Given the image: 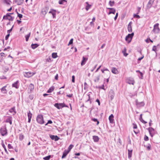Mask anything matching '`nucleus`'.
<instances>
[{
    "label": "nucleus",
    "instance_id": "obj_48",
    "mask_svg": "<svg viewBox=\"0 0 160 160\" xmlns=\"http://www.w3.org/2000/svg\"><path fill=\"white\" fill-rule=\"evenodd\" d=\"M52 121L51 120H49L48 121L47 123L45 124V125H47L48 124H52Z\"/></svg>",
    "mask_w": 160,
    "mask_h": 160
},
{
    "label": "nucleus",
    "instance_id": "obj_40",
    "mask_svg": "<svg viewBox=\"0 0 160 160\" xmlns=\"http://www.w3.org/2000/svg\"><path fill=\"white\" fill-rule=\"evenodd\" d=\"M109 3L110 5L112 7L114 5V1H110Z\"/></svg>",
    "mask_w": 160,
    "mask_h": 160
},
{
    "label": "nucleus",
    "instance_id": "obj_25",
    "mask_svg": "<svg viewBox=\"0 0 160 160\" xmlns=\"http://www.w3.org/2000/svg\"><path fill=\"white\" fill-rule=\"evenodd\" d=\"M132 150H128V158L129 159H130L132 157Z\"/></svg>",
    "mask_w": 160,
    "mask_h": 160
},
{
    "label": "nucleus",
    "instance_id": "obj_42",
    "mask_svg": "<svg viewBox=\"0 0 160 160\" xmlns=\"http://www.w3.org/2000/svg\"><path fill=\"white\" fill-rule=\"evenodd\" d=\"M18 14V16L20 20H21V18L22 17V14L19 13L18 12H17Z\"/></svg>",
    "mask_w": 160,
    "mask_h": 160
},
{
    "label": "nucleus",
    "instance_id": "obj_17",
    "mask_svg": "<svg viewBox=\"0 0 160 160\" xmlns=\"http://www.w3.org/2000/svg\"><path fill=\"white\" fill-rule=\"evenodd\" d=\"M69 152V151H68L67 150H65L63 152V154L62 157V158H64Z\"/></svg>",
    "mask_w": 160,
    "mask_h": 160
},
{
    "label": "nucleus",
    "instance_id": "obj_53",
    "mask_svg": "<svg viewBox=\"0 0 160 160\" xmlns=\"http://www.w3.org/2000/svg\"><path fill=\"white\" fill-rule=\"evenodd\" d=\"M73 96V94H67L66 95V96L68 97H69V98H72V97Z\"/></svg>",
    "mask_w": 160,
    "mask_h": 160
},
{
    "label": "nucleus",
    "instance_id": "obj_33",
    "mask_svg": "<svg viewBox=\"0 0 160 160\" xmlns=\"http://www.w3.org/2000/svg\"><path fill=\"white\" fill-rule=\"evenodd\" d=\"M64 2H66L67 1L65 0H59L58 3L60 4H64Z\"/></svg>",
    "mask_w": 160,
    "mask_h": 160
},
{
    "label": "nucleus",
    "instance_id": "obj_45",
    "mask_svg": "<svg viewBox=\"0 0 160 160\" xmlns=\"http://www.w3.org/2000/svg\"><path fill=\"white\" fill-rule=\"evenodd\" d=\"M53 11H54V13H52V15L53 16V18H54L56 16V10H52Z\"/></svg>",
    "mask_w": 160,
    "mask_h": 160
},
{
    "label": "nucleus",
    "instance_id": "obj_43",
    "mask_svg": "<svg viewBox=\"0 0 160 160\" xmlns=\"http://www.w3.org/2000/svg\"><path fill=\"white\" fill-rule=\"evenodd\" d=\"M24 138V136L22 134H20L19 137V139L20 140H22Z\"/></svg>",
    "mask_w": 160,
    "mask_h": 160
},
{
    "label": "nucleus",
    "instance_id": "obj_7",
    "mask_svg": "<svg viewBox=\"0 0 160 160\" xmlns=\"http://www.w3.org/2000/svg\"><path fill=\"white\" fill-rule=\"evenodd\" d=\"M136 104L138 107H143L145 105L144 102H139L137 99L136 100Z\"/></svg>",
    "mask_w": 160,
    "mask_h": 160
},
{
    "label": "nucleus",
    "instance_id": "obj_50",
    "mask_svg": "<svg viewBox=\"0 0 160 160\" xmlns=\"http://www.w3.org/2000/svg\"><path fill=\"white\" fill-rule=\"evenodd\" d=\"M5 55V54L3 53L2 52L0 53V58H2L4 57Z\"/></svg>",
    "mask_w": 160,
    "mask_h": 160
},
{
    "label": "nucleus",
    "instance_id": "obj_44",
    "mask_svg": "<svg viewBox=\"0 0 160 160\" xmlns=\"http://www.w3.org/2000/svg\"><path fill=\"white\" fill-rule=\"evenodd\" d=\"M73 41V38L71 39L69 42L68 44V45H71V44H72Z\"/></svg>",
    "mask_w": 160,
    "mask_h": 160
},
{
    "label": "nucleus",
    "instance_id": "obj_59",
    "mask_svg": "<svg viewBox=\"0 0 160 160\" xmlns=\"http://www.w3.org/2000/svg\"><path fill=\"white\" fill-rule=\"evenodd\" d=\"M141 9V8L139 7H138L137 10H138V12L137 14H138L140 12V10Z\"/></svg>",
    "mask_w": 160,
    "mask_h": 160
},
{
    "label": "nucleus",
    "instance_id": "obj_34",
    "mask_svg": "<svg viewBox=\"0 0 160 160\" xmlns=\"http://www.w3.org/2000/svg\"><path fill=\"white\" fill-rule=\"evenodd\" d=\"M100 78V75H98L96 77V78L94 79V81L95 82H97L99 80Z\"/></svg>",
    "mask_w": 160,
    "mask_h": 160
},
{
    "label": "nucleus",
    "instance_id": "obj_46",
    "mask_svg": "<svg viewBox=\"0 0 160 160\" xmlns=\"http://www.w3.org/2000/svg\"><path fill=\"white\" fill-rule=\"evenodd\" d=\"M133 16L134 18H140V16L139 15H137V14H134Z\"/></svg>",
    "mask_w": 160,
    "mask_h": 160
},
{
    "label": "nucleus",
    "instance_id": "obj_49",
    "mask_svg": "<svg viewBox=\"0 0 160 160\" xmlns=\"http://www.w3.org/2000/svg\"><path fill=\"white\" fill-rule=\"evenodd\" d=\"M144 140L145 141H147L148 140L149 138H148V136H147L145 135V136H144Z\"/></svg>",
    "mask_w": 160,
    "mask_h": 160
},
{
    "label": "nucleus",
    "instance_id": "obj_60",
    "mask_svg": "<svg viewBox=\"0 0 160 160\" xmlns=\"http://www.w3.org/2000/svg\"><path fill=\"white\" fill-rule=\"evenodd\" d=\"M96 102H97L98 103V104L99 105H100V102L99 100L98 99H97L96 100Z\"/></svg>",
    "mask_w": 160,
    "mask_h": 160
},
{
    "label": "nucleus",
    "instance_id": "obj_27",
    "mask_svg": "<svg viewBox=\"0 0 160 160\" xmlns=\"http://www.w3.org/2000/svg\"><path fill=\"white\" fill-rule=\"evenodd\" d=\"M126 50L127 49L126 48H125L124 50L122 51V52L124 56H125V57L127 56L128 55V53H126Z\"/></svg>",
    "mask_w": 160,
    "mask_h": 160
},
{
    "label": "nucleus",
    "instance_id": "obj_19",
    "mask_svg": "<svg viewBox=\"0 0 160 160\" xmlns=\"http://www.w3.org/2000/svg\"><path fill=\"white\" fill-rule=\"evenodd\" d=\"M112 72L115 74H117L118 73V71L117 69L115 68H112L111 70Z\"/></svg>",
    "mask_w": 160,
    "mask_h": 160
},
{
    "label": "nucleus",
    "instance_id": "obj_20",
    "mask_svg": "<svg viewBox=\"0 0 160 160\" xmlns=\"http://www.w3.org/2000/svg\"><path fill=\"white\" fill-rule=\"evenodd\" d=\"M93 139L94 142H98L99 140V138L97 136H93Z\"/></svg>",
    "mask_w": 160,
    "mask_h": 160
},
{
    "label": "nucleus",
    "instance_id": "obj_47",
    "mask_svg": "<svg viewBox=\"0 0 160 160\" xmlns=\"http://www.w3.org/2000/svg\"><path fill=\"white\" fill-rule=\"evenodd\" d=\"M13 25L12 26V28L9 30L7 31V33L8 34H10V32L12 31V28L13 27Z\"/></svg>",
    "mask_w": 160,
    "mask_h": 160
},
{
    "label": "nucleus",
    "instance_id": "obj_52",
    "mask_svg": "<svg viewBox=\"0 0 160 160\" xmlns=\"http://www.w3.org/2000/svg\"><path fill=\"white\" fill-rule=\"evenodd\" d=\"M156 46H153L152 49V50L153 51H154L155 52H156Z\"/></svg>",
    "mask_w": 160,
    "mask_h": 160
},
{
    "label": "nucleus",
    "instance_id": "obj_21",
    "mask_svg": "<svg viewBox=\"0 0 160 160\" xmlns=\"http://www.w3.org/2000/svg\"><path fill=\"white\" fill-rule=\"evenodd\" d=\"M128 83L130 84L133 85L135 82L132 79H128L127 81Z\"/></svg>",
    "mask_w": 160,
    "mask_h": 160
},
{
    "label": "nucleus",
    "instance_id": "obj_30",
    "mask_svg": "<svg viewBox=\"0 0 160 160\" xmlns=\"http://www.w3.org/2000/svg\"><path fill=\"white\" fill-rule=\"evenodd\" d=\"M6 87V86H4L1 89V91L3 93H6V90L5 89V88Z\"/></svg>",
    "mask_w": 160,
    "mask_h": 160
},
{
    "label": "nucleus",
    "instance_id": "obj_23",
    "mask_svg": "<svg viewBox=\"0 0 160 160\" xmlns=\"http://www.w3.org/2000/svg\"><path fill=\"white\" fill-rule=\"evenodd\" d=\"M55 87L53 86L51 87L47 91V93H50L52 92L54 89Z\"/></svg>",
    "mask_w": 160,
    "mask_h": 160
},
{
    "label": "nucleus",
    "instance_id": "obj_13",
    "mask_svg": "<svg viewBox=\"0 0 160 160\" xmlns=\"http://www.w3.org/2000/svg\"><path fill=\"white\" fill-rule=\"evenodd\" d=\"M154 0H150L147 5V8H150L153 4Z\"/></svg>",
    "mask_w": 160,
    "mask_h": 160
},
{
    "label": "nucleus",
    "instance_id": "obj_2",
    "mask_svg": "<svg viewBox=\"0 0 160 160\" xmlns=\"http://www.w3.org/2000/svg\"><path fill=\"white\" fill-rule=\"evenodd\" d=\"M54 106L59 109L64 107L68 108V106L65 105L64 103H56L54 104Z\"/></svg>",
    "mask_w": 160,
    "mask_h": 160
},
{
    "label": "nucleus",
    "instance_id": "obj_8",
    "mask_svg": "<svg viewBox=\"0 0 160 160\" xmlns=\"http://www.w3.org/2000/svg\"><path fill=\"white\" fill-rule=\"evenodd\" d=\"M50 137L52 140H54L55 141H58L60 139V138L57 135H50Z\"/></svg>",
    "mask_w": 160,
    "mask_h": 160
},
{
    "label": "nucleus",
    "instance_id": "obj_26",
    "mask_svg": "<svg viewBox=\"0 0 160 160\" xmlns=\"http://www.w3.org/2000/svg\"><path fill=\"white\" fill-rule=\"evenodd\" d=\"M39 46V45L37 43L32 44L31 47L32 49H35Z\"/></svg>",
    "mask_w": 160,
    "mask_h": 160
},
{
    "label": "nucleus",
    "instance_id": "obj_55",
    "mask_svg": "<svg viewBox=\"0 0 160 160\" xmlns=\"http://www.w3.org/2000/svg\"><path fill=\"white\" fill-rule=\"evenodd\" d=\"M72 82H75V76L73 75L72 77Z\"/></svg>",
    "mask_w": 160,
    "mask_h": 160
},
{
    "label": "nucleus",
    "instance_id": "obj_58",
    "mask_svg": "<svg viewBox=\"0 0 160 160\" xmlns=\"http://www.w3.org/2000/svg\"><path fill=\"white\" fill-rule=\"evenodd\" d=\"M118 16V12H117L116 13V16L114 18V19L115 20H116L117 19Z\"/></svg>",
    "mask_w": 160,
    "mask_h": 160
},
{
    "label": "nucleus",
    "instance_id": "obj_64",
    "mask_svg": "<svg viewBox=\"0 0 160 160\" xmlns=\"http://www.w3.org/2000/svg\"><path fill=\"white\" fill-rule=\"evenodd\" d=\"M144 58V56H142V57H141V58H138V60H139V61H140L142 59Z\"/></svg>",
    "mask_w": 160,
    "mask_h": 160
},
{
    "label": "nucleus",
    "instance_id": "obj_41",
    "mask_svg": "<svg viewBox=\"0 0 160 160\" xmlns=\"http://www.w3.org/2000/svg\"><path fill=\"white\" fill-rule=\"evenodd\" d=\"M51 157L50 155H48L43 158V159L45 160H49Z\"/></svg>",
    "mask_w": 160,
    "mask_h": 160
},
{
    "label": "nucleus",
    "instance_id": "obj_4",
    "mask_svg": "<svg viewBox=\"0 0 160 160\" xmlns=\"http://www.w3.org/2000/svg\"><path fill=\"white\" fill-rule=\"evenodd\" d=\"M134 33L132 32L131 34H128L127 35L125 38V40L127 41L128 43H129L131 42L132 38L134 35Z\"/></svg>",
    "mask_w": 160,
    "mask_h": 160
},
{
    "label": "nucleus",
    "instance_id": "obj_29",
    "mask_svg": "<svg viewBox=\"0 0 160 160\" xmlns=\"http://www.w3.org/2000/svg\"><path fill=\"white\" fill-rule=\"evenodd\" d=\"M115 12L116 10L114 8H113V9H112V10H110L109 11V12L108 13V15H109L111 13L115 14Z\"/></svg>",
    "mask_w": 160,
    "mask_h": 160
},
{
    "label": "nucleus",
    "instance_id": "obj_5",
    "mask_svg": "<svg viewBox=\"0 0 160 160\" xmlns=\"http://www.w3.org/2000/svg\"><path fill=\"white\" fill-rule=\"evenodd\" d=\"M159 24L158 23H156L154 26V28L152 30V31L155 33H159L160 29L158 27Z\"/></svg>",
    "mask_w": 160,
    "mask_h": 160
},
{
    "label": "nucleus",
    "instance_id": "obj_57",
    "mask_svg": "<svg viewBox=\"0 0 160 160\" xmlns=\"http://www.w3.org/2000/svg\"><path fill=\"white\" fill-rule=\"evenodd\" d=\"M133 128L134 129H136L137 128V126L136 124L133 123Z\"/></svg>",
    "mask_w": 160,
    "mask_h": 160
},
{
    "label": "nucleus",
    "instance_id": "obj_24",
    "mask_svg": "<svg viewBox=\"0 0 160 160\" xmlns=\"http://www.w3.org/2000/svg\"><path fill=\"white\" fill-rule=\"evenodd\" d=\"M18 81H17L16 82H14L12 84V87H15L17 89L18 88Z\"/></svg>",
    "mask_w": 160,
    "mask_h": 160
},
{
    "label": "nucleus",
    "instance_id": "obj_38",
    "mask_svg": "<svg viewBox=\"0 0 160 160\" xmlns=\"http://www.w3.org/2000/svg\"><path fill=\"white\" fill-rule=\"evenodd\" d=\"M128 31L129 32H131L132 31V26H128Z\"/></svg>",
    "mask_w": 160,
    "mask_h": 160
},
{
    "label": "nucleus",
    "instance_id": "obj_15",
    "mask_svg": "<svg viewBox=\"0 0 160 160\" xmlns=\"http://www.w3.org/2000/svg\"><path fill=\"white\" fill-rule=\"evenodd\" d=\"M88 59V58L83 57L82 60L81 62V65L82 66H83L85 64L86 61H87Z\"/></svg>",
    "mask_w": 160,
    "mask_h": 160
},
{
    "label": "nucleus",
    "instance_id": "obj_63",
    "mask_svg": "<svg viewBox=\"0 0 160 160\" xmlns=\"http://www.w3.org/2000/svg\"><path fill=\"white\" fill-rule=\"evenodd\" d=\"M147 148L148 150H150V149L151 145H149L147 147Z\"/></svg>",
    "mask_w": 160,
    "mask_h": 160
},
{
    "label": "nucleus",
    "instance_id": "obj_39",
    "mask_svg": "<svg viewBox=\"0 0 160 160\" xmlns=\"http://www.w3.org/2000/svg\"><path fill=\"white\" fill-rule=\"evenodd\" d=\"M73 147V145L72 144H71L69 145V147L68 148V149L67 150L68 151H69V152L71 150L72 148Z\"/></svg>",
    "mask_w": 160,
    "mask_h": 160
},
{
    "label": "nucleus",
    "instance_id": "obj_10",
    "mask_svg": "<svg viewBox=\"0 0 160 160\" xmlns=\"http://www.w3.org/2000/svg\"><path fill=\"white\" fill-rule=\"evenodd\" d=\"M148 130L150 136L151 137H153L154 134V129L151 127L148 128Z\"/></svg>",
    "mask_w": 160,
    "mask_h": 160
},
{
    "label": "nucleus",
    "instance_id": "obj_3",
    "mask_svg": "<svg viewBox=\"0 0 160 160\" xmlns=\"http://www.w3.org/2000/svg\"><path fill=\"white\" fill-rule=\"evenodd\" d=\"M14 19V17H12L10 15V13H7L6 15L3 17V19L8 20L10 21H12Z\"/></svg>",
    "mask_w": 160,
    "mask_h": 160
},
{
    "label": "nucleus",
    "instance_id": "obj_61",
    "mask_svg": "<svg viewBox=\"0 0 160 160\" xmlns=\"http://www.w3.org/2000/svg\"><path fill=\"white\" fill-rule=\"evenodd\" d=\"M58 74H57V75L55 77V79L56 80H57L58 79Z\"/></svg>",
    "mask_w": 160,
    "mask_h": 160
},
{
    "label": "nucleus",
    "instance_id": "obj_11",
    "mask_svg": "<svg viewBox=\"0 0 160 160\" xmlns=\"http://www.w3.org/2000/svg\"><path fill=\"white\" fill-rule=\"evenodd\" d=\"M35 73H32L30 72H25L24 73V76L26 77H30L34 74Z\"/></svg>",
    "mask_w": 160,
    "mask_h": 160
},
{
    "label": "nucleus",
    "instance_id": "obj_36",
    "mask_svg": "<svg viewBox=\"0 0 160 160\" xmlns=\"http://www.w3.org/2000/svg\"><path fill=\"white\" fill-rule=\"evenodd\" d=\"M142 114H141L140 115V120L143 123H144V124L147 123V122L144 121L143 119H142Z\"/></svg>",
    "mask_w": 160,
    "mask_h": 160
},
{
    "label": "nucleus",
    "instance_id": "obj_12",
    "mask_svg": "<svg viewBox=\"0 0 160 160\" xmlns=\"http://www.w3.org/2000/svg\"><path fill=\"white\" fill-rule=\"evenodd\" d=\"M34 89V86L31 83L28 87V91L29 92H31Z\"/></svg>",
    "mask_w": 160,
    "mask_h": 160
},
{
    "label": "nucleus",
    "instance_id": "obj_9",
    "mask_svg": "<svg viewBox=\"0 0 160 160\" xmlns=\"http://www.w3.org/2000/svg\"><path fill=\"white\" fill-rule=\"evenodd\" d=\"M0 132L3 136L6 135L7 133L6 129L5 128H1L0 129Z\"/></svg>",
    "mask_w": 160,
    "mask_h": 160
},
{
    "label": "nucleus",
    "instance_id": "obj_22",
    "mask_svg": "<svg viewBox=\"0 0 160 160\" xmlns=\"http://www.w3.org/2000/svg\"><path fill=\"white\" fill-rule=\"evenodd\" d=\"M9 111L11 113H12L13 112L14 113L13 114V115H14L16 113V112L15 111V107H13L11 109H10L9 110Z\"/></svg>",
    "mask_w": 160,
    "mask_h": 160
},
{
    "label": "nucleus",
    "instance_id": "obj_31",
    "mask_svg": "<svg viewBox=\"0 0 160 160\" xmlns=\"http://www.w3.org/2000/svg\"><path fill=\"white\" fill-rule=\"evenodd\" d=\"M30 34H31V33L29 32L28 34L26 35L25 36V37L26 38V41H28V40L30 36Z\"/></svg>",
    "mask_w": 160,
    "mask_h": 160
},
{
    "label": "nucleus",
    "instance_id": "obj_62",
    "mask_svg": "<svg viewBox=\"0 0 160 160\" xmlns=\"http://www.w3.org/2000/svg\"><path fill=\"white\" fill-rule=\"evenodd\" d=\"M93 22H90V25L91 26H92V27H93L94 26V23H93Z\"/></svg>",
    "mask_w": 160,
    "mask_h": 160
},
{
    "label": "nucleus",
    "instance_id": "obj_54",
    "mask_svg": "<svg viewBox=\"0 0 160 160\" xmlns=\"http://www.w3.org/2000/svg\"><path fill=\"white\" fill-rule=\"evenodd\" d=\"M10 36V34H8L5 37V39L6 40L8 39L9 37Z\"/></svg>",
    "mask_w": 160,
    "mask_h": 160
},
{
    "label": "nucleus",
    "instance_id": "obj_56",
    "mask_svg": "<svg viewBox=\"0 0 160 160\" xmlns=\"http://www.w3.org/2000/svg\"><path fill=\"white\" fill-rule=\"evenodd\" d=\"M2 147L4 148H6V147H5V146L4 143V142L3 141H2Z\"/></svg>",
    "mask_w": 160,
    "mask_h": 160
},
{
    "label": "nucleus",
    "instance_id": "obj_32",
    "mask_svg": "<svg viewBox=\"0 0 160 160\" xmlns=\"http://www.w3.org/2000/svg\"><path fill=\"white\" fill-rule=\"evenodd\" d=\"M52 58H55L58 57L57 53L56 52L52 53Z\"/></svg>",
    "mask_w": 160,
    "mask_h": 160
},
{
    "label": "nucleus",
    "instance_id": "obj_51",
    "mask_svg": "<svg viewBox=\"0 0 160 160\" xmlns=\"http://www.w3.org/2000/svg\"><path fill=\"white\" fill-rule=\"evenodd\" d=\"M8 147L9 149H13V147L10 144H8Z\"/></svg>",
    "mask_w": 160,
    "mask_h": 160
},
{
    "label": "nucleus",
    "instance_id": "obj_16",
    "mask_svg": "<svg viewBox=\"0 0 160 160\" xmlns=\"http://www.w3.org/2000/svg\"><path fill=\"white\" fill-rule=\"evenodd\" d=\"M114 116L112 114H111L109 117V120L110 122L112 123L114 122V120L113 119Z\"/></svg>",
    "mask_w": 160,
    "mask_h": 160
},
{
    "label": "nucleus",
    "instance_id": "obj_6",
    "mask_svg": "<svg viewBox=\"0 0 160 160\" xmlns=\"http://www.w3.org/2000/svg\"><path fill=\"white\" fill-rule=\"evenodd\" d=\"M114 95V91L112 89L110 90L109 92L108 97L110 98L111 101L113 99Z\"/></svg>",
    "mask_w": 160,
    "mask_h": 160
},
{
    "label": "nucleus",
    "instance_id": "obj_37",
    "mask_svg": "<svg viewBox=\"0 0 160 160\" xmlns=\"http://www.w3.org/2000/svg\"><path fill=\"white\" fill-rule=\"evenodd\" d=\"M92 120L94 121V122H97V125H98L99 123V121L98 120V119L96 118H92Z\"/></svg>",
    "mask_w": 160,
    "mask_h": 160
},
{
    "label": "nucleus",
    "instance_id": "obj_18",
    "mask_svg": "<svg viewBox=\"0 0 160 160\" xmlns=\"http://www.w3.org/2000/svg\"><path fill=\"white\" fill-rule=\"evenodd\" d=\"M12 117H8V118L6 119V122H9L11 125L12 124Z\"/></svg>",
    "mask_w": 160,
    "mask_h": 160
},
{
    "label": "nucleus",
    "instance_id": "obj_1",
    "mask_svg": "<svg viewBox=\"0 0 160 160\" xmlns=\"http://www.w3.org/2000/svg\"><path fill=\"white\" fill-rule=\"evenodd\" d=\"M37 121L40 124H42L44 123L42 115L40 114L38 115L37 117Z\"/></svg>",
    "mask_w": 160,
    "mask_h": 160
},
{
    "label": "nucleus",
    "instance_id": "obj_35",
    "mask_svg": "<svg viewBox=\"0 0 160 160\" xmlns=\"http://www.w3.org/2000/svg\"><path fill=\"white\" fill-rule=\"evenodd\" d=\"M23 2V0H18L17 1V4L18 5H21L22 3Z\"/></svg>",
    "mask_w": 160,
    "mask_h": 160
},
{
    "label": "nucleus",
    "instance_id": "obj_28",
    "mask_svg": "<svg viewBox=\"0 0 160 160\" xmlns=\"http://www.w3.org/2000/svg\"><path fill=\"white\" fill-rule=\"evenodd\" d=\"M86 3L87 4V5L86 7V9L87 11H88L90 8L91 5H90L87 2H86Z\"/></svg>",
    "mask_w": 160,
    "mask_h": 160
},
{
    "label": "nucleus",
    "instance_id": "obj_14",
    "mask_svg": "<svg viewBox=\"0 0 160 160\" xmlns=\"http://www.w3.org/2000/svg\"><path fill=\"white\" fill-rule=\"evenodd\" d=\"M32 114L31 113L30 111L28 112V122L30 123L31 122V119L32 117Z\"/></svg>",
    "mask_w": 160,
    "mask_h": 160
}]
</instances>
